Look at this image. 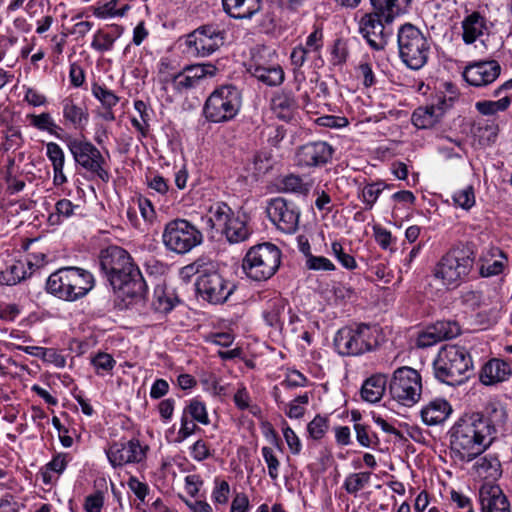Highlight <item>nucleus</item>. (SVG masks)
<instances>
[{
	"label": "nucleus",
	"mask_w": 512,
	"mask_h": 512,
	"mask_svg": "<svg viewBox=\"0 0 512 512\" xmlns=\"http://www.w3.org/2000/svg\"><path fill=\"white\" fill-rule=\"evenodd\" d=\"M511 374L512 369L507 362L493 358L482 367L480 381L484 385H493L507 380Z\"/></svg>",
	"instance_id": "nucleus-22"
},
{
	"label": "nucleus",
	"mask_w": 512,
	"mask_h": 512,
	"mask_svg": "<svg viewBox=\"0 0 512 512\" xmlns=\"http://www.w3.org/2000/svg\"><path fill=\"white\" fill-rule=\"evenodd\" d=\"M443 113V108L440 106L419 107L412 114V122L420 129L431 128L440 121Z\"/></svg>",
	"instance_id": "nucleus-28"
},
{
	"label": "nucleus",
	"mask_w": 512,
	"mask_h": 512,
	"mask_svg": "<svg viewBox=\"0 0 512 512\" xmlns=\"http://www.w3.org/2000/svg\"><path fill=\"white\" fill-rule=\"evenodd\" d=\"M387 377L377 373L367 378L362 384L360 394L364 401L376 403L381 400L385 393Z\"/></svg>",
	"instance_id": "nucleus-25"
},
{
	"label": "nucleus",
	"mask_w": 512,
	"mask_h": 512,
	"mask_svg": "<svg viewBox=\"0 0 512 512\" xmlns=\"http://www.w3.org/2000/svg\"><path fill=\"white\" fill-rule=\"evenodd\" d=\"M450 404L444 399H435L421 410V417L427 425L442 423L451 413Z\"/></svg>",
	"instance_id": "nucleus-27"
},
{
	"label": "nucleus",
	"mask_w": 512,
	"mask_h": 512,
	"mask_svg": "<svg viewBox=\"0 0 512 512\" xmlns=\"http://www.w3.org/2000/svg\"><path fill=\"white\" fill-rule=\"evenodd\" d=\"M380 13L365 14L359 21V33L367 41L369 46L380 51L385 48L390 32L386 30L380 20Z\"/></svg>",
	"instance_id": "nucleus-17"
},
{
	"label": "nucleus",
	"mask_w": 512,
	"mask_h": 512,
	"mask_svg": "<svg viewBox=\"0 0 512 512\" xmlns=\"http://www.w3.org/2000/svg\"><path fill=\"white\" fill-rule=\"evenodd\" d=\"M453 201L455 205L468 210L475 204L474 189L472 186H466L465 188L457 191L453 195Z\"/></svg>",
	"instance_id": "nucleus-44"
},
{
	"label": "nucleus",
	"mask_w": 512,
	"mask_h": 512,
	"mask_svg": "<svg viewBox=\"0 0 512 512\" xmlns=\"http://www.w3.org/2000/svg\"><path fill=\"white\" fill-rule=\"evenodd\" d=\"M500 72L501 67L496 60L480 61L466 66L463 77L470 85L482 87L494 82Z\"/></svg>",
	"instance_id": "nucleus-19"
},
{
	"label": "nucleus",
	"mask_w": 512,
	"mask_h": 512,
	"mask_svg": "<svg viewBox=\"0 0 512 512\" xmlns=\"http://www.w3.org/2000/svg\"><path fill=\"white\" fill-rule=\"evenodd\" d=\"M475 252L470 244H461L449 250L436 265L434 275L444 285L457 286L471 271Z\"/></svg>",
	"instance_id": "nucleus-7"
},
{
	"label": "nucleus",
	"mask_w": 512,
	"mask_h": 512,
	"mask_svg": "<svg viewBox=\"0 0 512 512\" xmlns=\"http://www.w3.org/2000/svg\"><path fill=\"white\" fill-rule=\"evenodd\" d=\"M282 252L271 242L250 247L243 260L242 270L253 281H266L273 277L281 264Z\"/></svg>",
	"instance_id": "nucleus-5"
},
{
	"label": "nucleus",
	"mask_w": 512,
	"mask_h": 512,
	"mask_svg": "<svg viewBox=\"0 0 512 512\" xmlns=\"http://www.w3.org/2000/svg\"><path fill=\"white\" fill-rule=\"evenodd\" d=\"M92 94L102 103L105 109H112L119 102V97L113 91L97 83L92 85Z\"/></svg>",
	"instance_id": "nucleus-40"
},
{
	"label": "nucleus",
	"mask_w": 512,
	"mask_h": 512,
	"mask_svg": "<svg viewBox=\"0 0 512 512\" xmlns=\"http://www.w3.org/2000/svg\"><path fill=\"white\" fill-rule=\"evenodd\" d=\"M161 82L163 84V89L167 90L168 85H171L177 94H182L195 87V84L189 78V74H186L184 70L175 75H166Z\"/></svg>",
	"instance_id": "nucleus-34"
},
{
	"label": "nucleus",
	"mask_w": 512,
	"mask_h": 512,
	"mask_svg": "<svg viewBox=\"0 0 512 512\" xmlns=\"http://www.w3.org/2000/svg\"><path fill=\"white\" fill-rule=\"evenodd\" d=\"M24 264L17 262L10 265L6 270L0 272V284L15 285L25 279Z\"/></svg>",
	"instance_id": "nucleus-35"
},
{
	"label": "nucleus",
	"mask_w": 512,
	"mask_h": 512,
	"mask_svg": "<svg viewBox=\"0 0 512 512\" xmlns=\"http://www.w3.org/2000/svg\"><path fill=\"white\" fill-rule=\"evenodd\" d=\"M440 342L437 332L434 330L433 325H429L424 331L418 334L416 346L418 348H427Z\"/></svg>",
	"instance_id": "nucleus-49"
},
{
	"label": "nucleus",
	"mask_w": 512,
	"mask_h": 512,
	"mask_svg": "<svg viewBox=\"0 0 512 512\" xmlns=\"http://www.w3.org/2000/svg\"><path fill=\"white\" fill-rule=\"evenodd\" d=\"M225 40V33L215 25H203L187 37V45L197 56L206 57L218 50Z\"/></svg>",
	"instance_id": "nucleus-14"
},
{
	"label": "nucleus",
	"mask_w": 512,
	"mask_h": 512,
	"mask_svg": "<svg viewBox=\"0 0 512 512\" xmlns=\"http://www.w3.org/2000/svg\"><path fill=\"white\" fill-rule=\"evenodd\" d=\"M382 188L379 183L367 185L362 191L364 202L371 206L378 198Z\"/></svg>",
	"instance_id": "nucleus-62"
},
{
	"label": "nucleus",
	"mask_w": 512,
	"mask_h": 512,
	"mask_svg": "<svg viewBox=\"0 0 512 512\" xmlns=\"http://www.w3.org/2000/svg\"><path fill=\"white\" fill-rule=\"evenodd\" d=\"M117 0H111L104 5L94 9V15L98 18H108L117 16Z\"/></svg>",
	"instance_id": "nucleus-60"
},
{
	"label": "nucleus",
	"mask_w": 512,
	"mask_h": 512,
	"mask_svg": "<svg viewBox=\"0 0 512 512\" xmlns=\"http://www.w3.org/2000/svg\"><path fill=\"white\" fill-rule=\"evenodd\" d=\"M184 414L186 416L189 414L193 420L203 425L209 424V418L205 404L198 399H193L190 401L189 405H187L184 409Z\"/></svg>",
	"instance_id": "nucleus-42"
},
{
	"label": "nucleus",
	"mask_w": 512,
	"mask_h": 512,
	"mask_svg": "<svg viewBox=\"0 0 512 512\" xmlns=\"http://www.w3.org/2000/svg\"><path fill=\"white\" fill-rule=\"evenodd\" d=\"M91 363L95 367L96 372L100 373V371H111L116 362L110 354L99 352L96 356L92 358Z\"/></svg>",
	"instance_id": "nucleus-51"
},
{
	"label": "nucleus",
	"mask_w": 512,
	"mask_h": 512,
	"mask_svg": "<svg viewBox=\"0 0 512 512\" xmlns=\"http://www.w3.org/2000/svg\"><path fill=\"white\" fill-rule=\"evenodd\" d=\"M283 435L291 452L298 454L301 450V443L295 432L289 426H286L283 428Z\"/></svg>",
	"instance_id": "nucleus-61"
},
{
	"label": "nucleus",
	"mask_w": 512,
	"mask_h": 512,
	"mask_svg": "<svg viewBox=\"0 0 512 512\" xmlns=\"http://www.w3.org/2000/svg\"><path fill=\"white\" fill-rule=\"evenodd\" d=\"M62 105L64 119L71 123L76 129L83 128L85 123L88 121V112L68 98L63 100Z\"/></svg>",
	"instance_id": "nucleus-31"
},
{
	"label": "nucleus",
	"mask_w": 512,
	"mask_h": 512,
	"mask_svg": "<svg viewBox=\"0 0 512 512\" xmlns=\"http://www.w3.org/2000/svg\"><path fill=\"white\" fill-rule=\"evenodd\" d=\"M268 218L284 233H294L299 224L300 212L290 201L282 197L271 199L266 208Z\"/></svg>",
	"instance_id": "nucleus-15"
},
{
	"label": "nucleus",
	"mask_w": 512,
	"mask_h": 512,
	"mask_svg": "<svg viewBox=\"0 0 512 512\" xmlns=\"http://www.w3.org/2000/svg\"><path fill=\"white\" fill-rule=\"evenodd\" d=\"M305 265L310 270H324V271H330L334 270V264L323 256H314V255H308V258L306 259Z\"/></svg>",
	"instance_id": "nucleus-52"
},
{
	"label": "nucleus",
	"mask_w": 512,
	"mask_h": 512,
	"mask_svg": "<svg viewBox=\"0 0 512 512\" xmlns=\"http://www.w3.org/2000/svg\"><path fill=\"white\" fill-rule=\"evenodd\" d=\"M510 105V98L504 96L497 101H479L476 103V109L483 115H493L499 111H504Z\"/></svg>",
	"instance_id": "nucleus-39"
},
{
	"label": "nucleus",
	"mask_w": 512,
	"mask_h": 512,
	"mask_svg": "<svg viewBox=\"0 0 512 512\" xmlns=\"http://www.w3.org/2000/svg\"><path fill=\"white\" fill-rule=\"evenodd\" d=\"M146 447H142L138 439L114 442L106 454L113 467L129 463H140L146 458Z\"/></svg>",
	"instance_id": "nucleus-16"
},
{
	"label": "nucleus",
	"mask_w": 512,
	"mask_h": 512,
	"mask_svg": "<svg viewBox=\"0 0 512 512\" xmlns=\"http://www.w3.org/2000/svg\"><path fill=\"white\" fill-rule=\"evenodd\" d=\"M94 287L93 275L82 268L69 266L53 272L47 279L48 293L65 301L83 298Z\"/></svg>",
	"instance_id": "nucleus-3"
},
{
	"label": "nucleus",
	"mask_w": 512,
	"mask_h": 512,
	"mask_svg": "<svg viewBox=\"0 0 512 512\" xmlns=\"http://www.w3.org/2000/svg\"><path fill=\"white\" fill-rule=\"evenodd\" d=\"M104 503V496L101 491L88 495L85 498L84 509L86 512H101Z\"/></svg>",
	"instance_id": "nucleus-57"
},
{
	"label": "nucleus",
	"mask_w": 512,
	"mask_h": 512,
	"mask_svg": "<svg viewBox=\"0 0 512 512\" xmlns=\"http://www.w3.org/2000/svg\"><path fill=\"white\" fill-rule=\"evenodd\" d=\"M462 29L463 41L472 44L488 30L487 21L480 12L473 11L463 19Z\"/></svg>",
	"instance_id": "nucleus-24"
},
{
	"label": "nucleus",
	"mask_w": 512,
	"mask_h": 512,
	"mask_svg": "<svg viewBox=\"0 0 512 512\" xmlns=\"http://www.w3.org/2000/svg\"><path fill=\"white\" fill-rule=\"evenodd\" d=\"M46 155L51 161L53 168L64 167L65 155L62 148L54 142H49L46 145Z\"/></svg>",
	"instance_id": "nucleus-46"
},
{
	"label": "nucleus",
	"mask_w": 512,
	"mask_h": 512,
	"mask_svg": "<svg viewBox=\"0 0 512 512\" xmlns=\"http://www.w3.org/2000/svg\"><path fill=\"white\" fill-rule=\"evenodd\" d=\"M65 141L76 164L96 175L104 183L110 180V173L105 168L106 160L100 150L87 140L66 136Z\"/></svg>",
	"instance_id": "nucleus-12"
},
{
	"label": "nucleus",
	"mask_w": 512,
	"mask_h": 512,
	"mask_svg": "<svg viewBox=\"0 0 512 512\" xmlns=\"http://www.w3.org/2000/svg\"><path fill=\"white\" fill-rule=\"evenodd\" d=\"M307 378L297 370L290 371L282 385L286 388L303 387L306 385Z\"/></svg>",
	"instance_id": "nucleus-58"
},
{
	"label": "nucleus",
	"mask_w": 512,
	"mask_h": 512,
	"mask_svg": "<svg viewBox=\"0 0 512 512\" xmlns=\"http://www.w3.org/2000/svg\"><path fill=\"white\" fill-rule=\"evenodd\" d=\"M162 242L168 251L184 255L202 244L203 234L190 221L177 218L165 224Z\"/></svg>",
	"instance_id": "nucleus-10"
},
{
	"label": "nucleus",
	"mask_w": 512,
	"mask_h": 512,
	"mask_svg": "<svg viewBox=\"0 0 512 512\" xmlns=\"http://www.w3.org/2000/svg\"><path fill=\"white\" fill-rule=\"evenodd\" d=\"M27 118L30 119V124L36 129L47 131L49 134L54 135L59 139H63V137L58 133V131H62V128L54 122L50 113L43 112L39 115L29 114Z\"/></svg>",
	"instance_id": "nucleus-33"
},
{
	"label": "nucleus",
	"mask_w": 512,
	"mask_h": 512,
	"mask_svg": "<svg viewBox=\"0 0 512 512\" xmlns=\"http://www.w3.org/2000/svg\"><path fill=\"white\" fill-rule=\"evenodd\" d=\"M432 325L434 330L437 332L440 341L454 338L461 333L460 325L456 321L443 320L437 321Z\"/></svg>",
	"instance_id": "nucleus-37"
},
{
	"label": "nucleus",
	"mask_w": 512,
	"mask_h": 512,
	"mask_svg": "<svg viewBox=\"0 0 512 512\" xmlns=\"http://www.w3.org/2000/svg\"><path fill=\"white\" fill-rule=\"evenodd\" d=\"M196 288L203 299L213 304H222L228 300L237 286L216 270L198 276Z\"/></svg>",
	"instance_id": "nucleus-13"
},
{
	"label": "nucleus",
	"mask_w": 512,
	"mask_h": 512,
	"mask_svg": "<svg viewBox=\"0 0 512 512\" xmlns=\"http://www.w3.org/2000/svg\"><path fill=\"white\" fill-rule=\"evenodd\" d=\"M223 10L235 19H251L261 10L262 0H222Z\"/></svg>",
	"instance_id": "nucleus-23"
},
{
	"label": "nucleus",
	"mask_w": 512,
	"mask_h": 512,
	"mask_svg": "<svg viewBox=\"0 0 512 512\" xmlns=\"http://www.w3.org/2000/svg\"><path fill=\"white\" fill-rule=\"evenodd\" d=\"M328 428L327 419L317 415L307 426L311 438L321 439Z\"/></svg>",
	"instance_id": "nucleus-50"
},
{
	"label": "nucleus",
	"mask_w": 512,
	"mask_h": 512,
	"mask_svg": "<svg viewBox=\"0 0 512 512\" xmlns=\"http://www.w3.org/2000/svg\"><path fill=\"white\" fill-rule=\"evenodd\" d=\"M25 508L24 499L6 492L0 496V512H21Z\"/></svg>",
	"instance_id": "nucleus-41"
},
{
	"label": "nucleus",
	"mask_w": 512,
	"mask_h": 512,
	"mask_svg": "<svg viewBox=\"0 0 512 512\" xmlns=\"http://www.w3.org/2000/svg\"><path fill=\"white\" fill-rule=\"evenodd\" d=\"M480 477L495 480L501 475V464L497 457L486 455L478 459L475 464Z\"/></svg>",
	"instance_id": "nucleus-32"
},
{
	"label": "nucleus",
	"mask_w": 512,
	"mask_h": 512,
	"mask_svg": "<svg viewBox=\"0 0 512 512\" xmlns=\"http://www.w3.org/2000/svg\"><path fill=\"white\" fill-rule=\"evenodd\" d=\"M388 391L393 400L403 406L411 407L421 396V376L411 367H400L394 371Z\"/></svg>",
	"instance_id": "nucleus-11"
},
{
	"label": "nucleus",
	"mask_w": 512,
	"mask_h": 512,
	"mask_svg": "<svg viewBox=\"0 0 512 512\" xmlns=\"http://www.w3.org/2000/svg\"><path fill=\"white\" fill-rule=\"evenodd\" d=\"M252 75L268 86H277L284 81V72L281 66L255 65Z\"/></svg>",
	"instance_id": "nucleus-30"
},
{
	"label": "nucleus",
	"mask_w": 512,
	"mask_h": 512,
	"mask_svg": "<svg viewBox=\"0 0 512 512\" xmlns=\"http://www.w3.org/2000/svg\"><path fill=\"white\" fill-rule=\"evenodd\" d=\"M146 272L150 275L161 276L167 271V265L155 258H151L145 263Z\"/></svg>",
	"instance_id": "nucleus-64"
},
{
	"label": "nucleus",
	"mask_w": 512,
	"mask_h": 512,
	"mask_svg": "<svg viewBox=\"0 0 512 512\" xmlns=\"http://www.w3.org/2000/svg\"><path fill=\"white\" fill-rule=\"evenodd\" d=\"M411 0H371V4L384 18L386 23L406 12Z\"/></svg>",
	"instance_id": "nucleus-29"
},
{
	"label": "nucleus",
	"mask_w": 512,
	"mask_h": 512,
	"mask_svg": "<svg viewBox=\"0 0 512 512\" xmlns=\"http://www.w3.org/2000/svg\"><path fill=\"white\" fill-rule=\"evenodd\" d=\"M115 39L110 34L98 31L94 36L91 46L100 52L109 51L112 49Z\"/></svg>",
	"instance_id": "nucleus-55"
},
{
	"label": "nucleus",
	"mask_w": 512,
	"mask_h": 512,
	"mask_svg": "<svg viewBox=\"0 0 512 512\" xmlns=\"http://www.w3.org/2000/svg\"><path fill=\"white\" fill-rule=\"evenodd\" d=\"M435 377L451 386L462 384L472 367V359L465 347L445 345L433 363Z\"/></svg>",
	"instance_id": "nucleus-4"
},
{
	"label": "nucleus",
	"mask_w": 512,
	"mask_h": 512,
	"mask_svg": "<svg viewBox=\"0 0 512 512\" xmlns=\"http://www.w3.org/2000/svg\"><path fill=\"white\" fill-rule=\"evenodd\" d=\"M253 165L255 174H265L272 168L271 156L263 152L257 153L253 158Z\"/></svg>",
	"instance_id": "nucleus-56"
},
{
	"label": "nucleus",
	"mask_w": 512,
	"mask_h": 512,
	"mask_svg": "<svg viewBox=\"0 0 512 512\" xmlns=\"http://www.w3.org/2000/svg\"><path fill=\"white\" fill-rule=\"evenodd\" d=\"M216 71L217 68L212 64H196L184 69V72L189 74V78L195 84V86L205 76L215 75Z\"/></svg>",
	"instance_id": "nucleus-43"
},
{
	"label": "nucleus",
	"mask_w": 512,
	"mask_h": 512,
	"mask_svg": "<svg viewBox=\"0 0 512 512\" xmlns=\"http://www.w3.org/2000/svg\"><path fill=\"white\" fill-rule=\"evenodd\" d=\"M175 300L176 298L167 295L163 288L157 287L154 291L152 306L157 312L168 313L174 308Z\"/></svg>",
	"instance_id": "nucleus-38"
},
{
	"label": "nucleus",
	"mask_w": 512,
	"mask_h": 512,
	"mask_svg": "<svg viewBox=\"0 0 512 512\" xmlns=\"http://www.w3.org/2000/svg\"><path fill=\"white\" fill-rule=\"evenodd\" d=\"M333 154V148L326 142H309L297 149L296 164L300 167H319L328 163Z\"/></svg>",
	"instance_id": "nucleus-18"
},
{
	"label": "nucleus",
	"mask_w": 512,
	"mask_h": 512,
	"mask_svg": "<svg viewBox=\"0 0 512 512\" xmlns=\"http://www.w3.org/2000/svg\"><path fill=\"white\" fill-rule=\"evenodd\" d=\"M503 409L487 407L460 419L451 431V450L462 461H472L486 450L495 438L497 426L504 423Z\"/></svg>",
	"instance_id": "nucleus-1"
},
{
	"label": "nucleus",
	"mask_w": 512,
	"mask_h": 512,
	"mask_svg": "<svg viewBox=\"0 0 512 512\" xmlns=\"http://www.w3.org/2000/svg\"><path fill=\"white\" fill-rule=\"evenodd\" d=\"M377 325L361 323L354 330V356L370 352L378 347Z\"/></svg>",
	"instance_id": "nucleus-21"
},
{
	"label": "nucleus",
	"mask_w": 512,
	"mask_h": 512,
	"mask_svg": "<svg viewBox=\"0 0 512 512\" xmlns=\"http://www.w3.org/2000/svg\"><path fill=\"white\" fill-rule=\"evenodd\" d=\"M482 512H511L510 503L498 485L484 483L479 490Z\"/></svg>",
	"instance_id": "nucleus-20"
},
{
	"label": "nucleus",
	"mask_w": 512,
	"mask_h": 512,
	"mask_svg": "<svg viewBox=\"0 0 512 512\" xmlns=\"http://www.w3.org/2000/svg\"><path fill=\"white\" fill-rule=\"evenodd\" d=\"M100 268L115 292L135 302L144 300L147 285L140 269L130 254L119 246H110L101 251Z\"/></svg>",
	"instance_id": "nucleus-2"
},
{
	"label": "nucleus",
	"mask_w": 512,
	"mask_h": 512,
	"mask_svg": "<svg viewBox=\"0 0 512 512\" xmlns=\"http://www.w3.org/2000/svg\"><path fill=\"white\" fill-rule=\"evenodd\" d=\"M209 217L206 221L211 230L224 235L231 244L247 240L251 231L246 220L235 216L233 210L224 202H216L209 208Z\"/></svg>",
	"instance_id": "nucleus-9"
},
{
	"label": "nucleus",
	"mask_w": 512,
	"mask_h": 512,
	"mask_svg": "<svg viewBox=\"0 0 512 512\" xmlns=\"http://www.w3.org/2000/svg\"><path fill=\"white\" fill-rule=\"evenodd\" d=\"M298 108L297 101L291 92H279L271 100V109L277 118L288 121Z\"/></svg>",
	"instance_id": "nucleus-26"
},
{
	"label": "nucleus",
	"mask_w": 512,
	"mask_h": 512,
	"mask_svg": "<svg viewBox=\"0 0 512 512\" xmlns=\"http://www.w3.org/2000/svg\"><path fill=\"white\" fill-rule=\"evenodd\" d=\"M282 189L286 192L305 194L308 192L309 187L303 182L301 177L290 174L282 180Z\"/></svg>",
	"instance_id": "nucleus-45"
},
{
	"label": "nucleus",
	"mask_w": 512,
	"mask_h": 512,
	"mask_svg": "<svg viewBox=\"0 0 512 512\" xmlns=\"http://www.w3.org/2000/svg\"><path fill=\"white\" fill-rule=\"evenodd\" d=\"M262 456L268 466V474L272 480H276L278 478V469L280 466V462L275 456L272 448L263 447L261 449Z\"/></svg>",
	"instance_id": "nucleus-48"
},
{
	"label": "nucleus",
	"mask_w": 512,
	"mask_h": 512,
	"mask_svg": "<svg viewBox=\"0 0 512 512\" xmlns=\"http://www.w3.org/2000/svg\"><path fill=\"white\" fill-rule=\"evenodd\" d=\"M357 79L361 81L364 87L368 88L376 83V77L372 67L368 63H360L357 68Z\"/></svg>",
	"instance_id": "nucleus-53"
},
{
	"label": "nucleus",
	"mask_w": 512,
	"mask_h": 512,
	"mask_svg": "<svg viewBox=\"0 0 512 512\" xmlns=\"http://www.w3.org/2000/svg\"><path fill=\"white\" fill-rule=\"evenodd\" d=\"M397 42L399 56L408 68L418 70L427 63L430 43L417 27L410 23L401 26Z\"/></svg>",
	"instance_id": "nucleus-8"
},
{
	"label": "nucleus",
	"mask_w": 512,
	"mask_h": 512,
	"mask_svg": "<svg viewBox=\"0 0 512 512\" xmlns=\"http://www.w3.org/2000/svg\"><path fill=\"white\" fill-rule=\"evenodd\" d=\"M349 55L347 43L342 39H336L332 49L333 65L343 64Z\"/></svg>",
	"instance_id": "nucleus-54"
},
{
	"label": "nucleus",
	"mask_w": 512,
	"mask_h": 512,
	"mask_svg": "<svg viewBox=\"0 0 512 512\" xmlns=\"http://www.w3.org/2000/svg\"><path fill=\"white\" fill-rule=\"evenodd\" d=\"M354 430L356 431L357 441L363 447H370V445L373 443L374 439L376 438L374 434H372V435L369 434V432L365 426H362L360 424H355Z\"/></svg>",
	"instance_id": "nucleus-63"
},
{
	"label": "nucleus",
	"mask_w": 512,
	"mask_h": 512,
	"mask_svg": "<svg viewBox=\"0 0 512 512\" xmlns=\"http://www.w3.org/2000/svg\"><path fill=\"white\" fill-rule=\"evenodd\" d=\"M184 270L187 273L199 274V276L204 275L205 273H210V271H216L213 262L205 257L196 259L193 263L184 267Z\"/></svg>",
	"instance_id": "nucleus-47"
},
{
	"label": "nucleus",
	"mask_w": 512,
	"mask_h": 512,
	"mask_svg": "<svg viewBox=\"0 0 512 512\" xmlns=\"http://www.w3.org/2000/svg\"><path fill=\"white\" fill-rule=\"evenodd\" d=\"M323 33L321 28H316L308 37L305 48L311 52H317L323 46Z\"/></svg>",
	"instance_id": "nucleus-59"
},
{
	"label": "nucleus",
	"mask_w": 512,
	"mask_h": 512,
	"mask_svg": "<svg viewBox=\"0 0 512 512\" xmlns=\"http://www.w3.org/2000/svg\"><path fill=\"white\" fill-rule=\"evenodd\" d=\"M242 106V92L233 84L216 88L206 99L203 114L212 123L228 122L236 117Z\"/></svg>",
	"instance_id": "nucleus-6"
},
{
	"label": "nucleus",
	"mask_w": 512,
	"mask_h": 512,
	"mask_svg": "<svg viewBox=\"0 0 512 512\" xmlns=\"http://www.w3.org/2000/svg\"><path fill=\"white\" fill-rule=\"evenodd\" d=\"M334 347L338 354L342 356H349L352 347V328L343 327L339 329L334 337Z\"/></svg>",
	"instance_id": "nucleus-36"
}]
</instances>
